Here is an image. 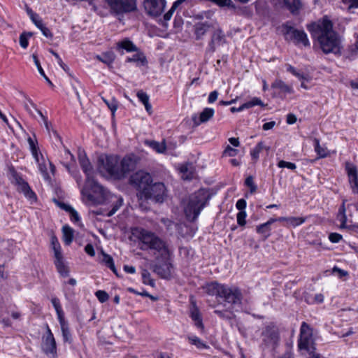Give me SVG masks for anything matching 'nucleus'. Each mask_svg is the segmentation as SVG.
Wrapping results in <instances>:
<instances>
[{
  "label": "nucleus",
  "mask_w": 358,
  "mask_h": 358,
  "mask_svg": "<svg viewBox=\"0 0 358 358\" xmlns=\"http://www.w3.org/2000/svg\"><path fill=\"white\" fill-rule=\"evenodd\" d=\"M308 31L315 38L325 54H339L341 50V39L333 29V24L327 17L308 27Z\"/></svg>",
  "instance_id": "obj_1"
},
{
  "label": "nucleus",
  "mask_w": 358,
  "mask_h": 358,
  "mask_svg": "<svg viewBox=\"0 0 358 358\" xmlns=\"http://www.w3.org/2000/svg\"><path fill=\"white\" fill-rule=\"evenodd\" d=\"M138 238L143 244L141 248L153 250L156 259H168L171 257V251L169 245L155 233L141 229L138 231Z\"/></svg>",
  "instance_id": "obj_2"
},
{
  "label": "nucleus",
  "mask_w": 358,
  "mask_h": 358,
  "mask_svg": "<svg viewBox=\"0 0 358 358\" xmlns=\"http://www.w3.org/2000/svg\"><path fill=\"white\" fill-rule=\"evenodd\" d=\"M81 193L87 201L93 204H101L107 199L108 192L93 178L90 182L85 181Z\"/></svg>",
  "instance_id": "obj_3"
},
{
  "label": "nucleus",
  "mask_w": 358,
  "mask_h": 358,
  "mask_svg": "<svg viewBox=\"0 0 358 358\" xmlns=\"http://www.w3.org/2000/svg\"><path fill=\"white\" fill-rule=\"evenodd\" d=\"M207 202L206 196L203 191H199L192 194L185 208V213L190 221H194L200 214Z\"/></svg>",
  "instance_id": "obj_4"
},
{
  "label": "nucleus",
  "mask_w": 358,
  "mask_h": 358,
  "mask_svg": "<svg viewBox=\"0 0 358 358\" xmlns=\"http://www.w3.org/2000/svg\"><path fill=\"white\" fill-rule=\"evenodd\" d=\"M130 184L138 191L137 196L142 200V196L148 195V189L151 185L152 179L150 173L143 171H139L131 176Z\"/></svg>",
  "instance_id": "obj_5"
},
{
  "label": "nucleus",
  "mask_w": 358,
  "mask_h": 358,
  "mask_svg": "<svg viewBox=\"0 0 358 358\" xmlns=\"http://www.w3.org/2000/svg\"><path fill=\"white\" fill-rule=\"evenodd\" d=\"M313 344V330L306 322H303L300 329L299 348L306 350L309 354H311L315 350V348Z\"/></svg>",
  "instance_id": "obj_6"
},
{
  "label": "nucleus",
  "mask_w": 358,
  "mask_h": 358,
  "mask_svg": "<svg viewBox=\"0 0 358 358\" xmlns=\"http://www.w3.org/2000/svg\"><path fill=\"white\" fill-rule=\"evenodd\" d=\"M112 12L120 14L136 10V0H105Z\"/></svg>",
  "instance_id": "obj_7"
},
{
  "label": "nucleus",
  "mask_w": 358,
  "mask_h": 358,
  "mask_svg": "<svg viewBox=\"0 0 358 358\" xmlns=\"http://www.w3.org/2000/svg\"><path fill=\"white\" fill-rule=\"evenodd\" d=\"M285 38L296 45L302 44L305 47L310 45L307 34L303 31L296 29L290 26L285 27Z\"/></svg>",
  "instance_id": "obj_8"
},
{
  "label": "nucleus",
  "mask_w": 358,
  "mask_h": 358,
  "mask_svg": "<svg viewBox=\"0 0 358 358\" xmlns=\"http://www.w3.org/2000/svg\"><path fill=\"white\" fill-rule=\"evenodd\" d=\"M148 195H143L142 199H151L155 202L162 203L166 196V187L162 182H155L151 184L148 189Z\"/></svg>",
  "instance_id": "obj_9"
},
{
  "label": "nucleus",
  "mask_w": 358,
  "mask_h": 358,
  "mask_svg": "<svg viewBox=\"0 0 358 358\" xmlns=\"http://www.w3.org/2000/svg\"><path fill=\"white\" fill-rule=\"evenodd\" d=\"M262 341L265 345L275 348L279 342V330L276 325L271 323L266 325L262 332Z\"/></svg>",
  "instance_id": "obj_10"
},
{
  "label": "nucleus",
  "mask_w": 358,
  "mask_h": 358,
  "mask_svg": "<svg viewBox=\"0 0 358 358\" xmlns=\"http://www.w3.org/2000/svg\"><path fill=\"white\" fill-rule=\"evenodd\" d=\"M99 161L110 176L120 179V164L116 156H106L105 159L100 158Z\"/></svg>",
  "instance_id": "obj_11"
},
{
  "label": "nucleus",
  "mask_w": 358,
  "mask_h": 358,
  "mask_svg": "<svg viewBox=\"0 0 358 358\" xmlns=\"http://www.w3.org/2000/svg\"><path fill=\"white\" fill-rule=\"evenodd\" d=\"M220 298L224 299V301L233 306L241 303L242 294L238 288L225 285Z\"/></svg>",
  "instance_id": "obj_12"
},
{
  "label": "nucleus",
  "mask_w": 358,
  "mask_h": 358,
  "mask_svg": "<svg viewBox=\"0 0 358 358\" xmlns=\"http://www.w3.org/2000/svg\"><path fill=\"white\" fill-rule=\"evenodd\" d=\"M143 6L149 15L157 17L164 12L166 0H144Z\"/></svg>",
  "instance_id": "obj_13"
},
{
  "label": "nucleus",
  "mask_w": 358,
  "mask_h": 358,
  "mask_svg": "<svg viewBox=\"0 0 358 358\" xmlns=\"http://www.w3.org/2000/svg\"><path fill=\"white\" fill-rule=\"evenodd\" d=\"M42 349L47 355L50 356L52 358H55L57 355L55 339L48 327H47V334L43 338Z\"/></svg>",
  "instance_id": "obj_14"
},
{
  "label": "nucleus",
  "mask_w": 358,
  "mask_h": 358,
  "mask_svg": "<svg viewBox=\"0 0 358 358\" xmlns=\"http://www.w3.org/2000/svg\"><path fill=\"white\" fill-rule=\"evenodd\" d=\"M78 160L80 166L85 174V181L90 182L92 179L94 178V170L84 151H79Z\"/></svg>",
  "instance_id": "obj_15"
},
{
  "label": "nucleus",
  "mask_w": 358,
  "mask_h": 358,
  "mask_svg": "<svg viewBox=\"0 0 358 358\" xmlns=\"http://www.w3.org/2000/svg\"><path fill=\"white\" fill-rule=\"evenodd\" d=\"M170 259H156L157 263L154 266V272L162 278H169L171 275V264Z\"/></svg>",
  "instance_id": "obj_16"
},
{
  "label": "nucleus",
  "mask_w": 358,
  "mask_h": 358,
  "mask_svg": "<svg viewBox=\"0 0 358 358\" xmlns=\"http://www.w3.org/2000/svg\"><path fill=\"white\" fill-rule=\"evenodd\" d=\"M345 170L348 174L352 193L358 194V169L357 167L350 162L345 163Z\"/></svg>",
  "instance_id": "obj_17"
},
{
  "label": "nucleus",
  "mask_w": 358,
  "mask_h": 358,
  "mask_svg": "<svg viewBox=\"0 0 358 358\" xmlns=\"http://www.w3.org/2000/svg\"><path fill=\"white\" fill-rule=\"evenodd\" d=\"M226 42L225 35L220 29H215L208 43L207 50L210 52H214L216 48Z\"/></svg>",
  "instance_id": "obj_18"
},
{
  "label": "nucleus",
  "mask_w": 358,
  "mask_h": 358,
  "mask_svg": "<svg viewBox=\"0 0 358 358\" xmlns=\"http://www.w3.org/2000/svg\"><path fill=\"white\" fill-rule=\"evenodd\" d=\"M15 185L18 192H22L29 199H36L35 193L31 189L29 184L21 177L16 176L15 177Z\"/></svg>",
  "instance_id": "obj_19"
},
{
  "label": "nucleus",
  "mask_w": 358,
  "mask_h": 358,
  "mask_svg": "<svg viewBox=\"0 0 358 358\" xmlns=\"http://www.w3.org/2000/svg\"><path fill=\"white\" fill-rule=\"evenodd\" d=\"M136 164V162L133 157L130 156L124 157L120 164V179L123 178L126 173L133 171Z\"/></svg>",
  "instance_id": "obj_20"
},
{
  "label": "nucleus",
  "mask_w": 358,
  "mask_h": 358,
  "mask_svg": "<svg viewBox=\"0 0 358 358\" xmlns=\"http://www.w3.org/2000/svg\"><path fill=\"white\" fill-rule=\"evenodd\" d=\"M215 110L211 108H205L197 117L194 115L192 117L194 125L199 126L201 124L206 123L210 120L214 115Z\"/></svg>",
  "instance_id": "obj_21"
},
{
  "label": "nucleus",
  "mask_w": 358,
  "mask_h": 358,
  "mask_svg": "<svg viewBox=\"0 0 358 358\" xmlns=\"http://www.w3.org/2000/svg\"><path fill=\"white\" fill-rule=\"evenodd\" d=\"M116 50L121 54H124V50L127 52H136L138 48L131 40L127 38L116 43Z\"/></svg>",
  "instance_id": "obj_22"
},
{
  "label": "nucleus",
  "mask_w": 358,
  "mask_h": 358,
  "mask_svg": "<svg viewBox=\"0 0 358 358\" xmlns=\"http://www.w3.org/2000/svg\"><path fill=\"white\" fill-rule=\"evenodd\" d=\"M225 285L216 282L208 283L206 285L205 289L208 294L221 297Z\"/></svg>",
  "instance_id": "obj_23"
},
{
  "label": "nucleus",
  "mask_w": 358,
  "mask_h": 358,
  "mask_svg": "<svg viewBox=\"0 0 358 358\" xmlns=\"http://www.w3.org/2000/svg\"><path fill=\"white\" fill-rule=\"evenodd\" d=\"M255 106H264V105L262 101L259 98L253 97L250 101L245 102V103L242 104L238 108L231 107L230 108V110L231 113L241 112V111L243 110L244 109L250 108Z\"/></svg>",
  "instance_id": "obj_24"
},
{
  "label": "nucleus",
  "mask_w": 358,
  "mask_h": 358,
  "mask_svg": "<svg viewBox=\"0 0 358 358\" xmlns=\"http://www.w3.org/2000/svg\"><path fill=\"white\" fill-rule=\"evenodd\" d=\"M33 157L38 164L39 170L43 174H47V166L43 156L41 154L38 148H34L31 150Z\"/></svg>",
  "instance_id": "obj_25"
},
{
  "label": "nucleus",
  "mask_w": 358,
  "mask_h": 358,
  "mask_svg": "<svg viewBox=\"0 0 358 358\" xmlns=\"http://www.w3.org/2000/svg\"><path fill=\"white\" fill-rule=\"evenodd\" d=\"M55 265L57 268V272L59 275L66 278L69 275V268L66 265L64 261L63 256L55 258Z\"/></svg>",
  "instance_id": "obj_26"
},
{
  "label": "nucleus",
  "mask_w": 358,
  "mask_h": 358,
  "mask_svg": "<svg viewBox=\"0 0 358 358\" xmlns=\"http://www.w3.org/2000/svg\"><path fill=\"white\" fill-rule=\"evenodd\" d=\"M275 222H277L275 218H270L266 222L257 227V232L267 238L271 235V225Z\"/></svg>",
  "instance_id": "obj_27"
},
{
  "label": "nucleus",
  "mask_w": 358,
  "mask_h": 358,
  "mask_svg": "<svg viewBox=\"0 0 358 358\" xmlns=\"http://www.w3.org/2000/svg\"><path fill=\"white\" fill-rule=\"evenodd\" d=\"M271 87L277 89L280 92L284 94H292L294 90L291 85L286 84L282 80H275L271 85Z\"/></svg>",
  "instance_id": "obj_28"
},
{
  "label": "nucleus",
  "mask_w": 358,
  "mask_h": 358,
  "mask_svg": "<svg viewBox=\"0 0 358 358\" xmlns=\"http://www.w3.org/2000/svg\"><path fill=\"white\" fill-rule=\"evenodd\" d=\"M145 144L158 153H164L166 149L164 141H163L162 143L155 141H146Z\"/></svg>",
  "instance_id": "obj_29"
},
{
  "label": "nucleus",
  "mask_w": 358,
  "mask_h": 358,
  "mask_svg": "<svg viewBox=\"0 0 358 358\" xmlns=\"http://www.w3.org/2000/svg\"><path fill=\"white\" fill-rule=\"evenodd\" d=\"M266 150L268 151L270 150L269 146H266L262 141L259 142L257 145L251 150L250 155L252 159L255 161H257L259 159V153L263 150Z\"/></svg>",
  "instance_id": "obj_30"
},
{
  "label": "nucleus",
  "mask_w": 358,
  "mask_h": 358,
  "mask_svg": "<svg viewBox=\"0 0 358 358\" xmlns=\"http://www.w3.org/2000/svg\"><path fill=\"white\" fill-rule=\"evenodd\" d=\"M190 317L192 320L194 322L195 325L199 328L203 329V324L202 322V319L199 313V309L194 306L191 310Z\"/></svg>",
  "instance_id": "obj_31"
},
{
  "label": "nucleus",
  "mask_w": 358,
  "mask_h": 358,
  "mask_svg": "<svg viewBox=\"0 0 358 358\" xmlns=\"http://www.w3.org/2000/svg\"><path fill=\"white\" fill-rule=\"evenodd\" d=\"M191 164H186L181 166L180 170L182 173V178L191 180L194 177V171Z\"/></svg>",
  "instance_id": "obj_32"
},
{
  "label": "nucleus",
  "mask_w": 358,
  "mask_h": 358,
  "mask_svg": "<svg viewBox=\"0 0 358 358\" xmlns=\"http://www.w3.org/2000/svg\"><path fill=\"white\" fill-rule=\"evenodd\" d=\"M71 87L77 96V99L80 102L81 95L85 94V90L84 87L78 80L76 79L71 83Z\"/></svg>",
  "instance_id": "obj_33"
},
{
  "label": "nucleus",
  "mask_w": 358,
  "mask_h": 358,
  "mask_svg": "<svg viewBox=\"0 0 358 358\" xmlns=\"http://www.w3.org/2000/svg\"><path fill=\"white\" fill-rule=\"evenodd\" d=\"M63 240L65 244L70 245L73 239V229L65 225L62 227Z\"/></svg>",
  "instance_id": "obj_34"
},
{
  "label": "nucleus",
  "mask_w": 358,
  "mask_h": 358,
  "mask_svg": "<svg viewBox=\"0 0 358 358\" xmlns=\"http://www.w3.org/2000/svg\"><path fill=\"white\" fill-rule=\"evenodd\" d=\"M50 241L52 249L54 251L55 258L63 256L62 253V248L57 238L55 236H52Z\"/></svg>",
  "instance_id": "obj_35"
},
{
  "label": "nucleus",
  "mask_w": 358,
  "mask_h": 358,
  "mask_svg": "<svg viewBox=\"0 0 358 358\" xmlns=\"http://www.w3.org/2000/svg\"><path fill=\"white\" fill-rule=\"evenodd\" d=\"M96 57L104 64H110L114 62L115 55L113 52H106L103 53L101 55H97Z\"/></svg>",
  "instance_id": "obj_36"
},
{
  "label": "nucleus",
  "mask_w": 358,
  "mask_h": 358,
  "mask_svg": "<svg viewBox=\"0 0 358 358\" xmlns=\"http://www.w3.org/2000/svg\"><path fill=\"white\" fill-rule=\"evenodd\" d=\"M103 255V259L102 262L105 264V265L111 269V271L116 275H117V270L115 266L114 261L113 257L105 253L104 252H102Z\"/></svg>",
  "instance_id": "obj_37"
},
{
  "label": "nucleus",
  "mask_w": 358,
  "mask_h": 358,
  "mask_svg": "<svg viewBox=\"0 0 358 358\" xmlns=\"http://www.w3.org/2000/svg\"><path fill=\"white\" fill-rule=\"evenodd\" d=\"M286 7L292 12L295 13L301 8V2L299 0H283Z\"/></svg>",
  "instance_id": "obj_38"
},
{
  "label": "nucleus",
  "mask_w": 358,
  "mask_h": 358,
  "mask_svg": "<svg viewBox=\"0 0 358 358\" xmlns=\"http://www.w3.org/2000/svg\"><path fill=\"white\" fill-rule=\"evenodd\" d=\"M209 26L206 23H199L195 27V35L197 39H200L207 31Z\"/></svg>",
  "instance_id": "obj_39"
},
{
  "label": "nucleus",
  "mask_w": 358,
  "mask_h": 358,
  "mask_svg": "<svg viewBox=\"0 0 358 358\" xmlns=\"http://www.w3.org/2000/svg\"><path fill=\"white\" fill-rule=\"evenodd\" d=\"M214 313L217 314L220 317L224 320H231L234 317V314L231 310H215Z\"/></svg>",
  "instance_id": "obj_40"
},
{
  "label": "nucleus",
  "mask_w": 358,
  "mask_h": 358,
  "mask_svg": "<svg viewBox=\"0 0 358 358\" xmlns=\"http://www.w3.org/2000/svg\"><path fill=\"white\" fill-rule=\"evenodd\" d=\"M32 58L34 60V64H36L37 69L39 72V73L45 78V80L48 82V83L52 86V82L50 80V79L46 76L43 68L41 67V63L38 59V57L36 54L32 55Z\"/></svg>",
  "instance_id": "obj_41"
},
{
  "label": "nucleus",
  "mask_w": 358,
  "mask_h": 358,
  "mask_svg": "<svg viewBox=\"0 0 358 358\" xmlns=\"http://www.w3.org/2000/svg\"><path fill=\"white\" fill-rule=\"evenodd\" d=\"M287 225L293 227L299 226L305 222L306 218L303 217H288Z\"/></svg>",
  "instance_id": "obj_42"
},
{
  "label": "nucleus",
  "mask_w": 358,
  "mask_h": 358,
  "mask_svg": "<svg viewBox=\"0 0 358 358\" xmlns=\"http://www.w3.org/2000/svg\"><path fill=\"white\" fill-rule=\"evenodd\" d=\"M315 150L320 157H325L327 155V149L322 147L317 138L314 139Z\"/></svg>",
  "instance_id": "obj_43"
},
{
  "label": "nucleus",
  "mask_w": 358,
  "mask_h": 358,
  "mask_svg": "<svg viewBox=\"0 0 358 358\" xmlns=\"http://www.w3.org/2000/svg\"><path fill=\"white\" fill-rule=\"evenodd\" d=\"M127 62H140L141 64L144 65L146 64V58L143 53H137L131 57H128L127 59Z\"/></svg>",
  "instance_id": "obj_44"
},
{
  "label": "nucleus",
  "mask_w": 358,
  "mask_h": 358,
  "mask_svg": "<svg viewBox=\"0 0 358 358\" xmlns=\"http://www.w3.org/2000/svg\"><path fill=\"white\" fill-rule=\"evenodd\" d=\"M61 327L63 340L66 343H71L72 341L71 334L69 329V324H63Z\"/></svg>",
  "instance_id": "obj_45"
},
{
  "label": "nucleus",
  "mask_w": 358,
  "mask_h": 358,
  "mask_svg": "<svg viewBox=\"0 0 358 358\" xmlns=\"http://www.w3.org/2000/svg\"><path fill=\"white\" fill-rule=\"evenodd\" d=\"M103 101L107 105L108 108L110 110L112 113V115H115V113L117 109V101L115 99H111L110 100H106L103 97H102Z\"/></svg>",
  "instance_id": "obj_46"
},
{
  "label": "nucleus",
  "mask_w": 358,
  "mask_h": 358,
  "mask_svg": "<svg viewBox=\"0 0 358 358\" xmlns=\"http://www.w3.org/2000/svg\"><path fill=\"white\" fill-rule=\"evenodd\" d=\"M189 341L192 345H196L199 349H206L208 348V345L196 336L189 337Z\"/></svg>",
  "instance_id": "obj_47"
},
{
  "label": "nucleus",
  "mask_w": 358,
  "mask_h": 358,
  "mask_svg": "<svg viewBox=\"0 0 358 358\" xmlns=\"http://www.w3.org/2000/svg\"><path fill=\"white\" fill-rule=\"evenodd\" d=\"M245 185L250 188V192L251 194L255 193L257 191V185L254 182V178L252 176H248L245 180Z\"/></svg>",
  "instance_id": "obj_48"
},
{
  "label": "nucleus",
  "mask_w": 358,
  "mask_h": 358,
  "mask_svg": "<svg viewBox=\"0 0 358 358\" xmlns=\"http://www.w3.org/2000/svg\"><path fill=\"white\" fill-rule=\"evenodd\" d=\"M180 5V4H179V1H176L173 3V5H172V6H171V9H170L167 13H166L164 14V20H165V21H169V20L171 18V17H172V15H173V13L175 12V10H176V8H177Z\"/></svg>",
  "instance_id": "obj_49"
},
{
  "label": "nucleus",
  "mask_w": 358,
  "mask_h": 358,
  "mask_svg": "<svg viewBox=\"0 0 358 358\" xmlns=\"http://www.w3.org/2000/svg\"><path fill=\"white\" fill-rule=\"evenodd\" d=\"M95 296L101 303L107 301L109 299L108 293L103 290H98L95 292Z\"/></svg>",
  "instance_id": "obj_50"
},
{
  "label": "nucleus",
  "mask_w": 358,
  "mask_h": 358,
  "mask_svg": "<svg viewBox=\"0 0 358 358\" xmlns=\"http://www.w3.org/2000/svg\"><path fill=\"white\" fill-rule=\"evenodd\" d=\"M31 33H28L27 34L22 33L20 36V44L22 48H27L29 43H28V36H31Z\"/></svg>",
  "instance_id": "obj_51"
},
{
  "label": "nucleus",
  "mask_w": 358,
  "mask_h": 358,
  "mask_svg": "<svg viewBox=\"0 0 358 358\" xmlns=\"http://www.w3.org/2000/svg\"><path fill=\"white\" fill-rule=\"evenodd\" d=\"M142 277L144 284L149 285L152 287L155 286V282L151 279L150 274L148 271H144L142 273Z\"/></svg>",
  "instance_id": "obj_52"
},
{
  "label": "nucleus",
  "mask_w": 358,
  "mask_h": 358,
  "mask_svg": "<svg viewBox=\"0 0 358 358\" xmlns=\"http://www.w3.org/2000/svg\"><path fill=\"white\" fill-rule=\"evenodd\" d=\"M278 166L279 168H287L291 170H294L296 168V166L294 163L286 162L284 160H280L278 163Z\"/></svg>",
  "instance_id": "obj_53"
},
{
  "label": "nucleus",
  "mask_w": 358,
  "mask_h": 358,
  "mask_svg": "<svg viewBox=\"0 0 358 358\" xmlns=\"http://www.w3.org/2000/svg\"><path fill=\"white\" fill-rule=\"evenodd\" d=\"M246 217V212L245 211H239L237 213L236 218L237 222L240 226H244L246 223L245 221Z\"/></svg>",
  "instance_id": "obj_54"
},
{
  "label": "nucleus",
  "mask_w": 358,
  "mask_h": 358,
  "mask_svg": "<svg viewBox=\"0 0 358 358\" xmlns=\"http://www.w3.org/2000/svg\"><path fill=\"white\" fill-rule=\"evenodd\" d=\"M238 152V150L231 148L230 145H227L224 150L223 155L228 157H234Z\"/></svg>",
  "instance_id": "obj_55"
},
{
  "label": "nucleus",
  "mask_w": 358,
  "mask_h": 358,
  "mask_svg": "<svg viewBox=\"0 0 358 358\" xmlns=\"http://www.w3.org/2000/svg\"><path fill=\"white\" fill-rule=\"evenodd\" d=\"M137 97L138 98L139 101L143 103V104H145V103L149 101V96L144 92L142 90H139L137 92Z\"/></svg>",
  "instance_id": "obj_56"
},
{
  "label": "nucleus",
  "mask_w": 358,
  "mask_h": 358,
  "mask_svg": "<svg viewBox=\"0 0 358 358\" xmlns=\"http://www.w3.org/2000/svg\"><path fill=\"white\" fill-rule=\"evenodd\" d=\"M32 22L35 24V25L38 28H41L43 24L42 20L39 18L38 15L35 14L34 13H31V17Z\"/></svg>",
  "instance_id": "obj_57"
},
{
  "label": "nucleus",
  "mask_w": 358,
  "mask_h": 358,
  "mask_svg": "<svg viewBox=\"0 0 358 358\" xmlns=\"http://www.w3.org/2000/svg\"><path fill=\"white\" fill-rule=\"evenodd\" d=\"M57 318L59 322L60 326H62L63 324H67L68 322L64 319V314L62 310V309L56 310Z\"/></svg>",
  "instance_id": "obj_58"
},
{
  "label": "nucleus",
  "mask_w": 358,
  "mask_h": 358,
  "mask_svg": "<svg viewBox=\"0 0 358 358\" xmlns=\"http://www.w3.org/2000/svg\"><path fill=\"white\" fill-rule=\"evenodd\" d=\"M123 203V199L122 198L118 199L116 204L113 206L112 210L108 213V216H112L115 212L120 208Z\"/></svg>",
  "instance_id": "obj_59"
},
{
  "label": "nucleus",
  "mask_w": 358,
  "mask_h": 358,
  "mask_svg": "<svg viewBox=\"0 0 358 358\" xmlns=\"http://www.w3.org/2000/svg\"><path fill=\"white\" fill-rule=\"evenodd\" d=\"M337 219L341 222V227H340L341 229H345V228L348 227L347 224H346V222H347L346 214L337 215Z\"/></svg>",
  "instance_id": "obj_60"
},
{
  "label": "nucleus",
  "mask_w": 358,
  "mask_h": 358,
  "mask_svg": "<svg viewBox=\"0 0 358 358\" xmlns=\"http://www.w3.org/2000/svg\"><path fill=\"white\" fill-rule=\"evenodd\" d=\"M329 239L332 243H338L342 239V236L338 233H331Z\"/></svg>",
  "instance_id": "obj_61"
},
{
  "label": "nucleus",
  "mask_w": 358,
  "mask_h": 358,
  "mask_svg": "<svg viewBox=\"0 0 358 358\" xmlns=\"http://www.w3.org/2000/svg\"><path fill=\"white\" fill-rule=\"evenodd\" d=\"M236 207L240 211H245V208H246V201L243 199H241L238 200L236 203Z\"/></svg>",
  "instance_id": "obj_62"
},
{
  "label": "nucleus",
  "mask_w": 358,
  "mask_h": 358,
  "mask_svg": "<svg viewBox=\"0 0 358 358\" xmlns=\"http://www.w3.org/2000/svg\"><path fill=\"white\" fill-rule=\"evenodd\" d=\"M69 214H70V217H71V220L73 222H78L80 221V217L78 215V213H77V211L72 208L70 212H69Z\"/></svg>",
  "instance_id": "obj_63"
},
{
  "label": "nucleus",
  "mask_w": 358,
  "mask_h": 358,
  "mask_svg": "<svg viewBox=\"0 0 358 358\" xmlns=\"http://www.w3.org/2000/svg\"><path fill=\"white\" fill-rule=\"evenodd\" d=\"M85 251L91 257H94L95 255V251L92 244H87L85 247Z\"/></svg>",
  "instance_id": "obj_64"
}]
</instances>
